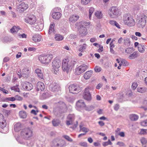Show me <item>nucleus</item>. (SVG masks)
<instances>
[{
  "instance_id": "nucleus-1",
  "label": "nucleus",
  "mask_w": 147,
  "mask_h": 147,
  "mask_svg": "<svg viewBox=\"0 0 147 147\" xmlns=\"http://www.w3.org/2000/svg\"><path fill=\"white\" fill-rule=\"evenodd\" d=\"M74 66V62L69 61L68 59H64L62 62V70L68 74L70 71Z\"/></svg>"
},
{
  "instance_id": "nucleus-2",
  "label": "nucleus",
  "mask_w": 147,
  "mask_h": 147,
  "mask_svg": "<svg viewBox=\"0 0 147 147\" xmlns=\"http://www.w3.org/2000/svg\"><path fill=\"white\" fill-rule=\"evenodd\" d=\"M61 62V60L58 58H55L53 60L52 63V70L54 74H57L59 73Z\"/></svg>"
},
{
  "instance_id": "nucleus-3",
  "label": "nucleus",
  "mask_w": 147,
  "mask_h": 147,
  "mask_svg": "<svg viewBox=\"0 0 147 147\" xmlns=\"http://www.w3.org/2000/svg\"><path fill=\"white\" fill-rule=\"evenodd\" d=\"M65 145L64 140L57 138L54 139L50 144L51 147H64Z\"/></svg>"
},
{
  "instance_id": "nucleus-4",
  "label": "nucleus",
  "mask_w": 147,
  "mask_h": 147,
  "mask_svg": "<svg viewBox=\"0 0 147 147\" xmlns=\"http://www.w3.org/2000/svg\"><path fill=\"white\" fill-rule=\"evenodd\" d=\"M53 58V55L49 54L46 55H40L38 59L40 62L42 64H47L49 63Z\"/></svg>"
},
{
  "instance_id": "nucleus-5",
  "label": "nucleus",
  "mask_w": 147,
  "mask_h": 147,
  "mask_svg": "<svg viewBox=\"0 0 147 147\" xmlns=\"http://www.w3.org/2000/svg\"><path fill=\"white\" fill-rule=\"evenodd\" d=\"M33 134L32 130L29 128H26L23 129L21 133L22 137L26 139L32 137Z\"/></svg>"
},
{
  "instance_id": "nucleus-6",
  "label": "nucleus",
  "mask_w": 147,
  "mask_h": 147,
  "mask_svg": "<svg viewBox=\"0 0 147 147\" xmlns=\"http://www.w3.org/2000/svg\"><path fill=\"white\" fill-rule=\"evenodd\" d=\"M123 22L125 24L129 26H134L135 24L134 20L131 16H129L127 15L124 16Z\"/></svg>"
},
{
  "instance_id": "nucleus-7",
  "label": "nucleus",
  "mask_w": 147,
  "mask_h": 147,
  "mask_svg": "<svg viewBox=\"0 0 147 147\" xmlns=\"http://www.w3.org/2000/svg\"><path fill=\"white\" fill-rule=\"evenodd\" d=\"M88 68V66L85 64L78 66L75 69V74L79 75L86 70Z\"/></svg>"
},
{
  "instance_id": "nucleus-8",
  "label": "nucleus",
  "mask_w": 147,
  "mask_h": 147,
  "mask_svg": "<svg viewBox=\"0 0 147 147\" xmlns=\"http://www.w3.org/2000/svg\"><path fill=\"white\" fill-rule=\"evenodd\" d=\"M147 17L144 15H141L137 19V25L139 28H143L145 26L146 22Z\"/></svg>"
},
{
  "instance_id": "nucleus-9",
  "label": "nucleus",
  "mask_w": 147,
  "mask_h": 147,
  "mask_svg": "<svg viewBox=\"0 0 147 147\" xmlns=\"http://www.w3.org/2000/svg\"><path fill=\"white\" fill-rule=\"evenodd\" d=\"M119 10L116 7H112L109 10V14L112 18H116L119 14Z\"/></svg>"
},
{
  "instance_id": "nucleus-10",
  "label": "nucleus",
  "mask_w": 147,
  "mask_h": 147,
  "mask_svg": "<svg viewBox=\"0 0 147 147\" xmlns=\"http://www.w3.org/2000/svg\"><path fill=\"white\" fill-rule=\"evenodd\" d=\"M69 91L73 94H77L80 92L82 89L77 84H73L71 85L69 88Z\"/></svg>"
},
{
  "instance_id": "nucleus-11",
  "label": "nucleus",
  "mask_w": 147,
  "mask_h": 147,
  "mask_svg": "<svg viewBox=\"0 0 147 147\" xmlns=\"http://www.w3.org/2000/svg\"><path fill=\"white\" fill-rule=\"evenodd\" d=\"M24 21L26 23L30 25H35L36 24V16L30 14L25 17Z\"/></svg>"
},
{
  "instance_id": "nucleus-12",
  "label": "nucleus",
  "mask_w": 147,
  "mask_h": 147,
  "mask_svg": "<svg viewBox=\"0 0 147 147\" xmlns=\"http://www.w3.org/2000/svg\"><path fill=\"white\" fill-rule=\"evenodd\" d=\"M28 7V6L27 4H26L24 2H22L17 5V8L18 11L21 12H23Z\"/></svg>"
},
{
  "instance_id": "nucleus-13",
  "label": "nucleus",
  "mask_w": 147,
  "mask_h": 147,
  "mask_svg": "<svg viewBox=\"0 0 147 147\" xmlns=\"http://www.w3.org/2000/svg\"><path fill=\"white\" fill-rule=\"evenodd\" d=\"M78 29V31L79 32V34L81 36H85L87 34V29L84 26H77Z\"/></svg>"
},
{
  "instance_id": "nucleus-14",
  "label": "nucleus",
  "mask_w": 147,
  "mask_h": 147,
  "mask_svg": "<svg viewBox=\"0 0 147 147\" xmlns=\"http://www.w3.org/2000/svg\"><path fill=\"white\" fill-rule=\"evenodd\" d=\"M85 107L86 105L83 100H80L77 102L76 108L77 110L80 111L81 109Z\"/></svg>"
},
{
  "instance_id": "nucleus-15",
  "label": "nucleus",
  "mask_w": 147,
  "mask_h": 147,
  "mask_svg": "<svg viewBox=\"0 0 147 147\" xmlns=\"http://www.w3.org/2000/svg\"><path fill=\"white\" fill-rule=\"evenodd\" d=\"M7 125L5 118L1 114H0V127L3 129L6 127Z\"/></svg>"
},
{
  "instance_id": "nucleus-16",
  "label": "nucleus",
  "mask_w": 147,
  "mask_h": 147,
  "mask_svg": "<svg viewBox=\"0 0 147 147\" xmlns=\"http://www.w3.org/2000/svg\"><path fill=\"white\" fill-rule=\"evenodd\" d=\"M49 88L50 90L53 92L58 91L59 89V86L54 82H53L50 84Z\"/></svg>"
},
{
  "instance_id": "nucleus-17",
  "label": "nucleus",
  "mask_w": 147,
  "mask_h": 147,
  "mask_svg": "<svg viewBox=\"0 0 147 147\" xmlns=\"http://www.w3.org/2000/svg\"><path fill=\"white\" fill-rule=\"evenodd\" d=\"M79 16L76 14H72L70 16L69 21L70 23L76 22L79 18Z\"/></svg>"
},
{
  "instance_id": "nucleus-18",
  "label": "nucleus",
  "mask_w": 147,
  "mask_h": 147,
  "mask_svg": "<svg viewBox=\"0 0 147 147\" xmlns=\"http://www.w3.org/2000/svg\"><path fill=\"white\" fill-rule=\"evenodd\" d=\"M22 85L23 88L24 89L27 90H31L33 88V85L32 84L28 82H23Z\"/></svg>"
},
{
  "instance_id": "nucleus-19",
  "label": "nucleus",
  "mask_w": 147,
  "mask_h": 147,
  "mask_svg": "<svg viewBox=\"0 0 147 147\" xmlns=\"http://www.w3.org/2000/svg\"><path fill=\"white\" fill-rule=\"evenodd\" d=\"M17 140L19 143L23 145H25L30 147L32 146L34 144V142H33L30 143L29 140H28L25 142L24 141V140H21L20 138L17 139Z\"/></svg>"
},
{
  "instance_id": "nucleus-20",
  "label": "nucleus",
  "mask_w": 147,
  "mask_h": 147,
  "mask_svg": "<svg viewBox=\"0 0 147 147\" xmlns=\"http://www.w3.org/2000/svg\"><path fill=\"white\" fill-rule=\"evenodd\" d=\"M57 9H58V8L54 9V11L55 12L53 13L52 15L53 18L56 20H58L60 19L62 15L61 13L59 12H56Z\"/></svg>"
},
{
  "instance_id": "nucleus-21",
  "label": "nucleus",
  "mask_w": 147,
  "mask_h": 147,
  "mask_svg": "<svg viewBox=\"0 0 147 147\" xmlns=\"http://www.w3.org/2000/svg\"><path fill=\"white\" fill-rule=\"evenodd\" d=\"M30 73V69L28 68L25 67L22 70V75L24 77L28 78Z\"/></svg>"
},
{
  "instance_id": "nucleus-22",
  "label": "nucleus",
  "mask_w": 147,
  "mask_h": 147,
  "mask_svg": "<svg viewBox=\"0 0 147 147\" xmlns=\"http://www.w3.org/2000/svg\"><path fill=\"white\" fill-rule=\"evenodd\" d=\"M45 87L44 83L41 82H38L36 84V90L38 91H43L45 89Z\"/></svg>"
},
{
  "instance_id": "nucleus-23",
  "label": "nucleus",
  "mask_w": 147,
  "mask_h": 147,
  "mask_svg": "<svg viewBox=\"0 0 147 147\" xmlns=\"http://www.w3.org/2000/svg\"><path fill=\"white\" fill-rule=\"evenodd\" d=\"M42 39V36L40 34H35L32 37V39L35 42H39Z\"/></svg>"
},
{
  "instance_id": "nucleus-24",
  "label": "nucleus",
  "mask_w": 147,
  "mask_h": 147,
  "mask_svg": "<svg viewBox=\"0 0 147 147\" xmlns=\"http://www.w3.org/2000/svg\"><path fill=\"white\" fill-rule=\"evenodd\" d=\"M83 96L84 99L87 100H90L91 99V95L90 92L84 91Z\"/></svg>"
},
{
  "instance_id": "nucleus-25",
  "label": "nucleus",
  "mask_w": 147,
  "mask_h": 147,
  "mask_svg": "<svg viewBox=\"0 0 147 147\" xmlns=\"http://www.w3.org/2000/svg\"><path fill=\"white\" fill-rule=\"evenodd\" d=\"M55 24L53 22H52L51 23L49 29V31L48 33L49 34H54L55 33Z\"/></svg>"
},
{
  "instance_id": "nucleus-26",
  "label": "nucleus",
  "mask_w": 147,
  "mask_h": 147,
  "mask_svg": "<svg viewBox=\"0 0 147 147\" xmlns=\"http://www.w3.org/2000/svg\"><path fill=\"white\" fill-rule=\"evenodd\" d=\"M35 72L37 75L38 77L40 79H43V73L42 72L41 70L37 68L35 70Z\"/></svg>"
},
{
  "instance_id": "nucleus-27",
  "label": "nucleus",
  "mask_w": 147,
  "mask_h": 147,
  "mask_svg": "<svg viewBox=\"0 0 147 147\" xmlns=\"http://www.w3.org/2000/svg\"><path fill=\"white\" fill-rule=\"evenodd\" d=\"M87 47V45L85 43L80 45L79 46V48L78 49V51L81 52H84L85 51Z\"/></svg>"
},
{
  "instance_id": "nucleus-28",
  "label": "nucleus",
  "mask_w": 147,
  "mask_h": 147,
  "mask_svg": "<svg viewBox=\"0 0 147 147\" xmlns=\"http://www.w3.org/2000/svg\"><path fill=\"white\" fill-rule=\"evenodd\" d=\"M20 28L19 26H13L10 30L11 33L13 34L17 33L20 30Z\"/></svg>"
},
{
  "instance_id": "nucleus-29",
  "label": "nucleus",
  "mask_w": 147,
  "mask_h": 147,
  "mask_svg": "<svg viewBox=\"0 0 147 147\" xmlns=\"http://www.w3.org/2000/svg\"><path fill=\"white\" fill-rule=\"evenodd\" d=\"M93 71L92 70H89L86 71L84 75V79L86 80L89 79L92 75Z\"/></svg>"
},
{
  "instance_id": "nucleus-30",
  "label": "nucleus",
  "mask_w": 147,
  "mask_h": 147,
  "mask_svg": "<svg viewBox=\"0 0 147 147\" xmlns=\"http://www.w3.org/2000/svg\"><path fill=\"white\" fill-rule=\"evenodd\" d=\"M90 23L89 22H87L84 21H81L79 22H77L75 24V25L76 26H80V25L83 26H88L89 25Z\"/></svg>"
},
{
  "instance_id": "nucleus-31",
  "label": "nucleus",
  "mask_w": 147,
  "mask_h": 147,
  "mask_svg": "<svg viewBox=\"0 0 147 147\" xmlns=\"http://www.w3.org/2000/svg\"><path fill=\"white\" fill-rule=\"evenodd\" d=\"M21 127V124L20 122L17 123L14 125V129L16 131L18 132L20 131Z\"/></svg>"
},
{
  "instance_id": "nucleus-32",
  "label": "nucleus",
  "mask_w": 147,
  "mask_h": 147,
  "mask_svg": "<svg viewBox=\"0 0 147 147\" xmlns=\"http://www.w3.org/2000/svg\"><path fill=\"white\" fill-rule=\"evenodd\" d=\"M137 90L138 92L143 93L147 92V88L145 87H138Z\"/></svg>"
},
{
  "instance_id": "nucleus-33",
  "label": "nucleus",
  "mask_w": 147,
  "mask_h": 147,
  "mask_svg": "<svg viewBox=\"0 0 147 147\" xmlns=\"http://www.w3.org/2000/svg\"><path fill=\"white\" fill-rule=\"evenodd\" d=\"M130 119L132 121H136L138 119V116L135 114H130L129 115Z\"/></svg>"
},
{
  "instance_id": "nucleus-34",
  "label": "nucleus",
  "mask_w": 147,
  "mask_h": 147,
  "mask_svg": "<svg viewBox=\"0 0 147 147\" xmlns=\"http://www.w3.org/2000/svg\"><path fill=\"white\" fill-rule=\"evenodd\" d=\"M94 15L98 19H101L103 18V14L101 11H97L95 13Z\"/></svg>"
},
{
  "instance_id": "nucleus-35",
  "label": "nucleus",
  "mask_w": 147,
  "mask_h": 147,
  "mask_svg": "<svg viewBox=\"0 0 147 147\" xmlns=\"http://www.w3.org/2000/svg\"><path fill=\"white\" fill-rule=\"evenodd\" d=\"M138 56V53L137 52H134L129 56L128 58L131 59H133L137 57Z\"/></svg>"
},
{
  "instance_id": "nucleus-36",
  "label": "nucleus",
  "mask_w": 147,
  "mask_h": 147,
  "mask_svg": "<svg viewBox=\"0 0 147 147\" xmlns=\"http://www.w3.org/2000/svg\"><path fill=\"white\" fill-rule=\"evenodd\" d=\"M140 141L142 145L144 147H146L147 146V140L144 137H142L140 139Z\"/></svg>"
},
{
  "instance_id": "nucleus-37",
  "label": "nucleus",
  "mask_w": 147,
  "mask_h": 147,
  "mask_svg": "<svg viewBox=\"0 0 147 147\" xmlns=\"http://www.w3.org/2000/svg\"><path fill=\"white\" fill-rule=\"evenodd\" d=\"M55 38L56 40L61 41L63 39L64 37L61 34H56L55 35Z\"/></svg>"
},
{
  "instance_id": "nucleus-38",
  "label": "nucleus",
  "mask_w": 147,
  "mask_h": 147,
  "mask_svg": "<svg viewBox=\"0 0 147 147\" xmlns=\"http://www.w3.org/2000/svg\"><path fill=\"white\" fill-rule=\"evenodd\" d=\"M1 40L3 42H7L11 41L12 40V38L11 37L5 36L2 38Z\"/></svg>"
},
{
  "instance_id": "nucleus-39",
  "label": "nucleus",
  "mask_w": 147,
  "mask_h": 147,
  "mask_svg": "<svg viewBox=\"0 0 147 147\" xmlns=\"http://www.w3.org/2000/svg\"><path fill=\"white\" fill-rule=\"evenodd\" d=\"M60 121L57 119H54L52 121L53 125L55 127L58 126L60 124Z\"/></svg>"
},
{
  "instance_id": "nucleus-40",
  "label": "nucleus",
  "mask_w": 147,
  "mask_h": 147,
  "mask_svg": "<svg viewBox=\"0 0 147 147\" xmlns=\"http://www.w3.org/2000/svg\"><path fill=\"white\" fill-rule=\"evenodd\" d=\"M19 115L20 117L22 118H25L27 116L26 112L25 111H21L19 112Z\"/></svg>"
},
{
  "instance_id": "nucleus-41",
  "label": "nucleus",
  "mask_w": 147,
  "mask_h": 147,
  "mask_svg": "<svg viewBox=\"0 0 147 147\" xmlns=\"http://www.w3.org/2000/svg\"><path fill=\"white\" fill-rule=\"evenodd\" d=\"M138 51L141 53H143L145 51V47L144 45H140L138 47Z\"/></svg>"
},
{
  "instance_id": "nucleus-42",
  "label": "nucleus",
  "mask_w": 147,
  "mask_h": 147,
  "mask_svg": "<svg viewBox=\"0 0 147 147\" xmlns=\"http://www.w3.org/2000/svg\"><path fill=\"white\" fill-rule=\"evenodd\" d=\"M124 44L126 46H129L130 45V41L129 39L127 38H125L124 39Z\"/></svg>"
},
{
  "instance_id": "nucleus-43",
  "label": "nucleus",
  "mask_w": 147,
  "mask_h": 147,
  "mask_svg": "<svg viewBox=\"0 0 147 147\" xmlns=\"http://www.w3.org/2000/svg\"><path fill=\"white\" fill-rule=\"evenodd\" d=\"M80 130L85 133H87L89 131V129L85 127H83V125H80Z\"/></svg>"
},
{
  "instance_id": "nucleus-44",
  "label": "nucleus",
  "mask_w": 147,
  "mask_h": 147,
  "mask_svg": "<svg viewBox=\"0 0 147 147\" xmlns=\"http://www.w3.org/2000/svg\"><path fill=\"white\" fill-rule=\"evenodd\" d=\"M94 9L93 7H90L89 9V17L90 20L91 19L92 15V13L94 12Z\"/></svg>"
},
{
  "instance_id": "nucleus-45",
  "label": "nucleus",
  "mask_w": 147,
  "mask_h": 147,
  "mask_svg": "<svg viewBox=\"0 0 147 147\" xmlns=\"http://www.w3.org/2000/svg\"><path fill=\"white\" fill-rule=\"evenodd\" d=\"M112 143L110 140H109L107 142H104L102 143V145L104 146H107L108 145H111Z\"/></svg>"
},
{
  "instance_id": "nucleus-46",
  "label": "nucleus",
  "mask_w": 147,
  "mask_h": 147,
  "mask_svg": "<svg viewBox=\"0 0 147 147\" xmlns=\"http://www.w3.org/2000/svg\"><path fill=\"white\" fill-rule=\"evenodd\" d=\"M63 137L67 141L71 142L73 141V140L71 138H70L69 136L64 135L63 136Z\"/></svg>"
},
{
  "instance_id": "nucleus-47",
  "label": "nucleus",
  "mask_w": 147,
  "mask_h": 147,
  "mask_svg": "<svg viewBox=\"0 0 147 147\" xmlns=\"http://www.w3.org/2000/svg\"><path fill=\"white\" fill-rule=\"evenodd\" d=\"M139 134L141 135L147 134V129H141Z\"/></svg>"
},
{
  "instance_id": "nucleus-48",
  "label": "nucleus",
  "mask_w": 147,
  "mask_h": 147,
  "mask_svg": "<svg viewBox=\"0 0 147 147\" xmlns=\"http://www.w3.org/2000/svg\"><path fill=\"white\" fill-rule=\"evenodd\" d=\"M134 51L133 48H129L126 49L125 51V52L128 54H130Z\"/></svg>"
},
{
  "instance_id": "nucleus-49",
  "label": "nucleus",
  "mask_w": 147,
  "mask_h": 147,
  "mask_svg": "<svg viewBox=\"0 0 147 147\" xmlns=\"http://www.w3.org/2000/svg\"><path fill=\"white\" fill-rule=\"evenodd\" d=\"M48 97V93H43L40 96V98L42 99H45Z\"/></svg>"
},
{
  "instance_id": "nucleus-50",
  "label": "nucleus",
  "mask_w": 147,
  "mask_h": 147,
  "mask_svg": "<svg viewBox=\"0 0 147 147\" xmlns=\"http://www.w3.org/2000/svg\"><path fill=\"white\" fill-rule=\"evenodd\" d=\"M79 145L81 146L86 147L87 146V143L85 142H81L79 143Z\"/></svg>"
},
{
  "instance_id": "nucleus-51",
  "label": "nucleus",
  "mask_w": 147,
  "mask_h": 147,
  "mask_svg": "<svg viewBox=\"0 0 147 147\" xmlns=\"http://www.w3.org/2000/svg\"><path fill=\"white\" fill-rule=\"evenodd\" d=\"M94 89V87L92 86H89L86 88L84 91L90 92V91L93 90Z\"/></svg>"
},
{
  "instance_id": "nucleus-52",
  "label": "nucleus",
  "mask_w": 147,
  "mask_h": 147,
  "mask_svg": "<svg viewBox=\"0 0 147 147\" xmlns=\"http://www.w3.org/2000/svg\"><path fill=\"white\" fill-rule=\"evenodd\" d=\"M91 0H81V4L84 5H86L88 4L90 1Z\"/></svg>"
},
{
  "instance_id": "nucleus-53",
  "label": "nucleus",
  "mask_w": 147,
  "mask_h": 147,
  "mask_svg": "<svg viewBox=\"0 0 147 147\" xmlns=\"http://www.w3.org/2000/svg\"><path fill=\"white\" fill-rule=\"evenodd\" d=\"M15 98L14 97H8L6 98H5V100L6 101H15Z\"/></svg>"
},
{
  "instance_id": "nucleus-54",
  "label": "nucleus",
  "mask_w": 147,
  "mask_h": 147,
  "mask_svg": "<svg viewBox=\"0 0 147 147\" xmlns=\"http://www.w3.org/2000/svg\"><path fill=\"white\" fill-rule=\"evenodd\" d=\"M94 70L96 72H99L101 71V68L99 66H96L94 68Z\"/></svg>"
},
{
  "instance_id": "nucleus-55",
  "label": "nucleus",
  "mask_w": 147,
  "mask_h": 147,
  "mask_svg": "<svg viewBox=\"0 0 147 147\" xmlns=\"http://www.w3.org/2000/svg\"><path fill=\"white\" fill-rule=\"evenodd\" d=\"M74 119V116L73 115L69 114L67 117L68 120L73 121Z\"/></svg>"
},
{
  "instance_id": "nucleus-56",
  "label": "nucleus",
  "mask_w": 147,
  "mask_h": 147,
  "mask_svg": "<svg viewBox=\"0 0 147 147\" xmlns=\"http://www.w3.org/2000/svg\"><path fill=\"white\" fill-rule=\"evenodd\" d=\"M14 98H15V100H17L18 101H21L22 100V97L20 96L16 95L14 96Z\"/></svg>"
},
{
  "instance_id": "nucleus-57",
  "label": "nucleus",
  "mask_w": 147,
  "mask_h": 147,
  "mask_svg": "<svg viewBox=\"0 0 147 147\" xmlns=\"http://www.w3.org/2000/svg\"><path fill=\"white\" fill-rule=\"evenodd\" d=\"M18 35L20 38H26L27 37V35L24 33L21 34L20 33H19L18 34Z\"/></svg>"
},
{
  "instance_id": "nucleus-58",
  "label": "nucleus",
  "mask_w": 147,
  "mask_h": 147,
  "mask_svg": "<svg viewBox=\"0 0 147 147\" xmlns=\"http://www.w3.org/2000/svg\"><path fill=\"white\" fill-rule=\"evenodd\" d=\"M11 89V90H14L16 92H19L20 90L18 88V86L12 87Z\"/></svg>"
},
{
  "instance_id": "nucleus-59",
  "label": "nucleus",
  "mask_w": 147,
  "mask_h": 147,
  "mask_svg": "<svg viewBox=\"0 0 147 147\" xmlns=\"http://www.w3.org/2000/svg\"><path fill=\"white\" fill-rule=\"evenodd\" d=\"M138 84L137 82H134L132 85L131 87L134 90H135L137 87Z\"/></svg>"
},
{
  "instance_id": "nucleus-60",
  "label": "nucleus",
  "mask_w": 147,
  "mask_h": 147,
  "mask_svg": "<svg viewBox=\"0 0 147 147\" xmlns=\"http://www.w3.org/2000/svg\"><path fill=\"white\" fill-rule=\"evenodd\" d=\"M141 125L143 126H147V119L141 122Z\"/></svg>"
},
{
  "instance_id": "nucleus-61",
  "label": "nucleus",
  "mask_w": 147,
  "mask_h": 147,
  "mask_svg": "<svg viewBox=\"0 0 147 147\" xmlns=\"http://www.w3.org/2000/svg\"><path fill=\"white\" fill-rule=\"evenodd\" d=\"M40 27H39V26L37 25L36 26V28L38 30L40 31L42 29L43 26V24H40Z\"/></svg>"
},
{
  "instance_id": "nucleus-62",
  "label": "nucleus",
  "mask_w": 147,
  "mask_h": 147,
  "mask_svg": "<svg viewBox=\"0 0 147 147\" xmlns=\"http://www.w3.org/2000/svg\"><path fill=\"white\" fill-rule=\"evenodd\" d=\"M117 144L120 146H125L124 143L122 142H117Z\"/></svg>"
},
{
  "instance_id": "nucleus-63",
  "label": "nucleus",
  "mask_w": 147,
  "mask_h": 147,
  "mask_svg": "<svg viewBox=\"0 0 147 147\" xmlns=\"http://www.w3.org/2000/svg\"><path fill=\"white\" fill-rule=\"evenodd\" d=\"M119 106L118 104H116L114 107V109L116 111H117L119 109Z\"/></svg>"
},
{
  "instance_id": "nucleus-64",
  "label": "nucleus",
  "mask_w": 147,
  "mask_h": 147,
  "mask_svg": "<svg viewBox=\"0 0 147 147\" xmlns=\"http://www.w3.org/2000/svg\"><path fill=\"white\" fill-rule=\"evenodd\" d=\"M140 7L138 6H136L134 8V10L136 12H138V11L140 9Z\"/></svg>"
}]
</instances>
